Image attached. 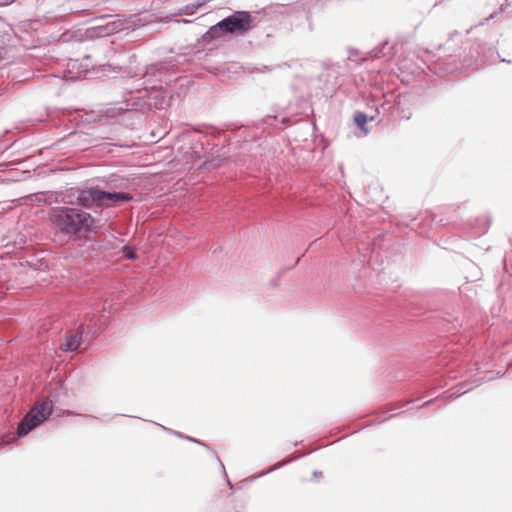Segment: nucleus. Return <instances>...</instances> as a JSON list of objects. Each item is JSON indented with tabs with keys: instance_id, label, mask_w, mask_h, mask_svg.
Instances as JSON below:
<instances>
[{
	"instance_id": "cd10ccee",
	"label": "nucleus",
	"mask_w": 512,
	"mask_h": 512,
	"mask_svg": "<svg viewBox=\"0 0 512 512\" xmlns=\"http://www.w3.org/2000/svg\"><path fill=\"white\" fill-rule=\"evenodd\" d=\"M396 415H397V414H391V415H390L389 417H387L386 419H390V418H392V417H394V416H396Z\"/></svg>"
},
{
	"instance_id": "f03ea898",
	"label": "nucleus",
	"mask_w": 512,
	"mask_h": 512,
	"mask_svg": "<svg viewBox=\"0 0 512 512\" xmlns=\"http://www.w3.org/2000/svg\"><path fill=\"white\" fill-rule=\"evenodd\" d=\"M133 200V195L128 192H109L97 186H89L77 190L76 202L83 208L112 207L119 203H127Z\"/></svg>"
},
{
	"instance_id": "bb28decb",
	"label": "nucleus",
	"mask_w": 512,
	"mask_h": 512,
	"mask_svg": "<svg viewBox=\"0 0 512 512\" xmlns=\"http://www.w3.org/2000/svg\"><path fill=\"white\" fill-rule=\"evenodd\" d=\"M217 460H218V462L220 463V465H221L222 469H224V464H222V462L220 461V459H219V458H217Z\"/></svg>"
},
{
	"instance_id": "aec40b11",
	"label": "nucleus",
	"mask_w": 512,
	"mask_h": 512,
	"mask_svg": "<svg viewBox=\"0 0 512 512\" xmlns=\"http://www.w3.org/2000/svg\"><path fill=\"white\" fill-rule=\"evenodd\" d=\"M184 439H186V440H188V441H190V442H193V443H197V444H199V445L204 446V447H206V448H207V445H206L205 443H203V442H201L200 440H197V439H195V438H193V437L185 436V437H184Z\"/></svg>"
},
{
	"instance_id": "4468645a",
	"label": "nucleus",
	"mask_w": 512,
	"mask_h": 512,
	"mask_svg": "<svg viewBox=\"0 0 512 512\" xmlns=\"http://www.w3.org/2000/svg\"><path fill=\"white\" fill-rule=\"evenodd\" d=\"M374 116H368L366 113L361 111H356L354 113V122L357 125L358 128H360L362 131H364L365 134H367L368 129L366 128V124L368 121H373Z\"/></svg>"
},
{
	"instance_id": "423d86ee",
	"label": "nucleus",
	"mask_w": 512,
	"mask_h": 512,
	"mask_svg": "<svg viewBox=\"0 0 512 512\" xmlns=\"http://www.w3.org/2000/svg\"><path fill=\"white\" fill-rule=\"evenodd\" d=\"M229 34L245 33L252 29V17L248 11H236L224 18Z\"/></svg>"
},
{
	"instance_id": "f8f14e48",
	"label": "nucleus",
	"mask_w": 512,
	"mask_h": 512,
	"mask_svg": "<svg viewBox=\"0 0 512 512\" xmlns=\"http://www.w3.org/2000/svg\"><path fill=\"white\" fill-rule=\"evenodd\" d=\"M226 160V153L222 152L221 149H216L211 152L207 159L203 162V166L207 168H217L222 166Z\"/></svg>"
},
{
	"instance_id": "5701e85b",
	"label": "nucleus",
	"mask_w": 512,
	"mask_h": 512,
	"mask_svg": "<svg viewBox=\"0 0 512 512\" xmlns=\"http://www.w3.org/2000/svg\"><path fill=\"white\" fill-rule=\"evenodd\" d=\"M313 476H314V477L322 476V472H320V471H314V472H313Z\"/></svg>"
},
{
	"instance_id": "c756f323",
	"label": "nucleus",
	"mask_w": 512,
	"mask_h": 512,
	"mask_svg": "<svg viewBox=\"0 0 512 512\" xmlns=\"http://www.w3.org/2000/svg\"><path fill=\"white\" fill-rule=\"evenodd\" d=\"M300 258H297L295 261V265L299 262Z\"/></svg>"
},
{
	"instance_id": "39448f33",
	"label": "nucleus",
	"mask_w": 512,
	"mask_h": 512,
	"mask_svg": "<svg viewBox=\"0 0 512 512\" xmlns=\"http://www.w3.org/2000/svg\"><path fill=\"white\" fill-rule=\"evenodd\" d=\"M123 15H103L99 17L101 23L90 28L92 35L106 37L125 29L126 22Z\"/></svg>"
},
{
	"instance_id": "412c9836",
	"label": "nucleus",
	"mask_w": 512,
	"mask_h": 512,
	"mask_svg": "<svg viewBox=\"0 0 512 512\" xmlns=\"http://www.w3.org/2000/svg\"><path fill=\"white\" fill-rule=\"evenodd\" d=\"M162 428H163L164 430L168 431V432L173 433V434H174V435H176L177 437H180V438H183V439H184V437L186 436V435H183L181 432H178V431H172L171 429H168V428H166V427H164V426H162Z\"/></svg>"
},
{
	"instance_id": "9d476101",
	"label": "nucleus",
	"mask_w": 512,
	"mask_h": 512,
	"mask_svg": "<svg viewBox=\"0 0 512 512\" xmlns=\"http://www.w3.org/2000/svg\"><path fill=\"white\" fill-rule=\"evenodd\" d=\"M224 34H229L228 30V24H226L225 19H222L221 21L217 22L216 24L212 25L203 35V40H215L220 37H222Z\"/></svg>"
},
{
	"instance_id": "0eeeda50",
	"label": "nucleus",
	"mask_w": 512,
	"mask_h": 512,
	"mask_svg": "<svg viewBox=\"0 0 512 512\" xmlns=\"http://www.w3.org/2000/svg\"><path fill=\"white\" fill-rule=\"evenodd\" d=\"M492 379H493L492 377H482V378H476V379L472 380V382H470V383H466V382L460 383L457 387L454 388V391L452 393H449L447 391L440 397H436L434 399L424 402L423 405H428L440 398H447L449 400L455 399V398L463 395L464 393L470 391L473 387L479 386L482 382L490 381Z\"/></svg>"
},
{
	"instance_id": "a878e982",
	"label": "nucleus",
	"mask_w": 512,
	"mask_h": 512,
	"mask_svg": "<svg viewBox=\"0 0 512 512\" xmlns=\"http://www.w3.org/2000/svg\"><path fill=\"white\" fill-rule=\"evenodd\" d=\"M177 22H178V23H180V22H183V23H189L190 21H188V20H177Z\"/></svg>"
},
{
	"instance_id": "1a4fd4ad",
	"label": "nucleus",
	"mask_w": 512,
	"mask_h": 512,
	"mask_svg": "<svg viewBox=\"0 0 512 512\" xmlns=\"http://www.w3.org/2000/svg\"><path fill=\"white\" fill-rule=\"evenodd\" d=\"M224 34H229L228 30V24H226L225 19H222L221 21L217 22L216 24L212 25L203 35V40H215L220 37H222Z\"/></svg>"
},
{
	"instance_id": "dca6fc26",
	"label": "nucleus",
	"mask_w": 512,
	"mask_h": 512,
	"mask_svg": "<svg viewBox=\"0 0 512 512\" xmlns=\"http://www.w3.org/2000/svg\"><path fill=\"white\" fill-rule=\"evenodd\" d=\"M478 54H482V58H481V61L482 63H487V62H490L492 61L493 59H495V57H499V54L498 52L493 48V47H489L488 48V55L485 54V46H481L479 45L478 46Z\"/></svg>"
},
{
	"instance_id": "7ed1b4c3",
	"label": "nucleus",
	"mask_w": 512,
	"mask_h": 512,
	"mask_svg": "<svg viewBox=\"0 0 512 512\" xmlns=\"http://www.w3.org/2000/svg\"><path fill=\"white\" fill-rule=\"evenodd\" d=\"M53 404L48 398L37 401L25 416L20 420L17 426V436L24 437L32 430L47 421L52 413Z\"/></svg>"
},
{
	"instance_id": "ddd939ff",
	"label": "nucleus",
	"mask_w": 512,
	"mask_h": 512,
	"mask_svg": "<svg viewBox=\"0 0 512 512\" xmlns=\"http://www.w3.org/2000/svg\"><path fill=\"white\" fill-rule=\"evenodd\" d=\"M392 49L393 46L388 41H384L379 46L371 50L369 54L372 59L386 58L391 56Z\"/></svg>"
},
{
	"instance_id": "6e6552de",
	"label": "nucleus",
	"mask_w": 512,
	"mask_h": 512,
	"mask_svg": "<svg viewBox=\"0 0 512 512\" xmlns=\"http://www.w3.org/2000/svg\"><path fill=\"white\" fill-rule=\"evenodd\" d=\"M84 335L83 325H80L76 331L72 333H68L65 337V341L60 345V348L64 352H74L77 351L82 343Z\"/></svg>"
},
{
	"instance_id": "f257e3e1",
	"label": "nucleus",
	"mask_w": 512,
	"mask_h": 512,
	"mask_svg": "<svg viewBox=\"0 0 512 512\" xmlns=\"http://www.w3.org/2000/svg\"><path fill=\"white\" fill-rule=\"evenodd\" d=\"M49 220L56 231L70 240H82L89 248L96 250L100 247L93 235L101 228L100 220L80 207L55 206L49 211Z\"/></svg>"
},
{
	"instance_id": "b1692460",
	"label": "nucleus",
	"mask_w": 512,
	"mask_h": 512,
	"mask_svg": "<svg viewBox=\"0 0 512 512\" xmlns=\"http://www.w3.org/2000/svg\"><path fill=\"white\" fill-rule=\"evenodd\" d=\"M264 71H271V69H269L267 66H264L263 69L261 70V72H264Z\"/></svg>"
},
{
	"instance_id": "c85d7f7f",
	"label": "nucleus",
	"mask_w": 512,
	"mask_h": 512,
	"mask_svg": "<svg viewBox=\"0 0 512 512\" xmlns=\"http://www.w3.org/2000/svg\"><path fill=\"white\" fill-rule=\"evenodd\" d=\"M78 416H81V417H88V415H86V414H78Z\"/></svg>"
},
{
	"instance_id": "6ab92c4d",
	"label": "nucleus",
	"mask_w": 512,
	"mask_h": 512,
	"mask_svg": "<svg viewBox=\"0 0 512 512\" xmlns=\"http://www.w3.org/2000/svg\"><path fill=\"white\" fill-rule=\"evenodd\" d=\"M205 3H206L205 1H199L196 3H192L191 9H192L193 13H195L197 11V9L200 8L201 6H203Z\"/></svg>"
},
{
	"instance_id": "393cba45",
	"label": "nucleus",
	"mask_w": 512,
	"mask_h": 512,
	"mask_svg": "<svg viewBox=\"0 0 512 512\" xmlns=\"http://www.w3.org/2000/svg\"><path fill=\"white\" fill-rule=\"evenodd\" d=\"M227 484H228V486H229L231 489H233V484L229 481V479H228V478H227Z\"/></svg>"
},
{
	"instance_id": "2eb2a0df",
	"label": "nucleus",
	"mask_w": 512,
	"mask_h": 512,
	"mask_svg": "<svg viewBox=\"0 0 512 512\" xmlns=\"http://www.w3.org/2000/svg\"><path fill=\"white\" fill-rule=\"evenodd\" d=\"M291 461H292L291 458L283 459V460L275 463L274 465H272L268 470L263 471V472H261L259 474H256V475L250 477V480L254 481V480H256V479H258L260 477H263V476H265V475H267V474H269V473H271V472H273V471H275V470L285 466L286 464L290 463Z\"/></svg>"
},
{
	"instance_id": "4be33fe9",
	"label": "nucleus",
	"mask_w": 512,
	"mask_h": 512,
	"mask_svg": "<svg viewBox=\"0 0 512 512\" xmlns=\"http://www.w3.org/2000/svg\"><path fill=\"white\" fill-rule=\"evenodd\" d=\"M8 443H9V440H7V441H6V440L2 439V440L0 441V447H3V446H5V445H7Z\"/></svg>"
},
{
	"instance_id": "20e7f679",
	"label": "nucleus",
	"mask_w": 512,
	"mask_h": 512,
	"mask_svg": "<svg viewBox=\"0 0 512 512\" xmlns=\"http://www.w3.org/2000/svg\"><path fill=\"white\" fill-rule=\"evenodd\" d=\"M149 97L147 87H135L127 91L124 96V102L118 108L119 111H136L146 113L155 105Z\"/></svg>"
},
{
	"instance_id": "a211bd4d",
	"label": "nucleus",
	"mask_w": 512,
	"mask_h": 512,
	"mask_svg": "<svg viewBox=\"0 0 512 512\" xmlns=\"http://www.w3.org/2000/svg\"><path fill=\"white\" fill-rule=\"evenodd\" d=\"M193 11L191 9V4L185 5L183 7L178 8L173 15H193Z\"/></svg>"
},
{
	"instance_id": "9b49d317",
	"label": "nucleus",
	"mask_w": 512,
	"mask_h": 512,
	"mask_svg": "<svg viewBox=\"0 0 512 512\" xmlns=\"http://www.w3.org/2000/svg\"><path fill=\"white\" fill-rule=\"evenodd\" d=\"M224 34H229L228 30V24H226L225 19H222L221 21L217 22L216 24L212 25L203 35V40H215L220 37H222Z\"/></svg>"
},
{
	"instance_id": "f3484780",
	"label": "nucleus",
	"mask_w": 512,
	"mask_h": 512,
	"mask_svg": "<svg viewBox=\"0 0 512 512\" xmlns=\"http://www.w3.org/2000/svg\"><path fill=\"white\" fill-rule=\"evenodd\" d=\"M122 255L129 260H135L137 258V253L135 251V248L131 245H124L121 248Z\"/></svg>"
}]
</instances>
